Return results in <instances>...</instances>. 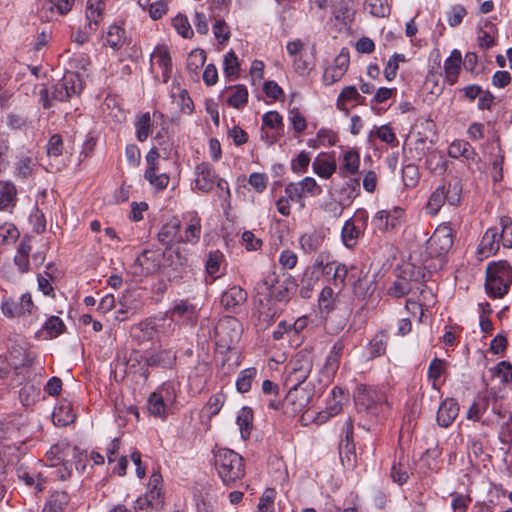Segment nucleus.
Here are the masks:
<instances>
[{"mask_svg": "<svg viewBox=\"0 0 512 512\" xmlns=\"http://www.w3.org/2000/svg\"><path fill=\"white\" fill-rule=\"evenodd\" d=\"M82 89L83 82L81 76L76 72L68 71L61 80L52 86L51 90L45 85L41 86L39 102L44 109H50L54 106L55 101H67L72 96L79 95Z\"/></svg>", "mask_w": 512, "mask_h": 512, "instance_id": "1", "label": "nucleus"}, {"mask_svg": "<svg viewBox=\"0 0 512 512\" xmlns=\"http://www.w3.org/2000/svg\"><path fill=\"white\" fill-rule=\"evenodd\" d=\"M353 397L357 413L370 418H377L388 407L385 392L374 386L358 384Z\"/></svg>", "mask_w": 512, "mask_h": 512, "instance_id": "2", "label": "nucleus"}, {"mask_svg": "<svg viewBox=\"0 0 512 512\" xmlns=\"http://www.w3.org/2000/svg\"><path fill=\"white\" fill-rule=\"evenodd\" d=\"M214 462L217 473L222 482L227 486H234L244 477V460L233 450L220 448L214 454Z\"/></svg>", "mask_w": 512, "mask_h": 512, "instance_id": "3", "label": "nucleus"}, {"mask_svg": "<svg viewBox=\"0 0 512 512\" xmlns=\"http://www.w3.org/2000/svg\"><path fill=\"white\" fill-rule=\"evenodd\" d=\"M242 326L234 317L221 320L215 328V343L220 353L232 350L239 342Z\"/></svg>", "mask_w": 512, "mask_h": 512, "instance_id": "4", "label": "nucleus"}, {"mask_svg": "<svg viewBox=\"0 0 512 512\" xmlns=\"http://www.w3.org/2000/svg\"><path fill=\"white\" fill-rule=\"evenodd\" d=\"M313 369V354L308 349L298 351L288 364L287 385L300 386Z\"/></svg>", "mask_w": 512, "mask_h": 512, "instance_id": "5", "label": "nucleus"}, {"mask_svg": "<svg viewBox=\"0 0 512 512\" xmlns=\"http://www.w3.org/2000/svg\"><path fill=\"white\" fill-rule=\"evenodd\" d=\"M453 230L449 225H439L427 240L426 251L431 257L446 255L453 246Z\"/></svg>", "mask_w": 512, "mask_h": 512, "instance_id": "6", "label": "nucleus"}, {"mask_svg": "<svg viewBox=\"0 0 512 512\" xmlns=\"http://www.w3.org/2000/svg\"><path fill=\"white\" fill-rule=\"evenodd\" d=\"M167 251L147 248L136 258L134 262L135 273L141 276H149L162 269Z\"/></svg>", "mask_w": 512, "mask_h": 512, "instance_id": "7", "label": "nucleus"}, {"mask_svg": "<svg viewBox=\"0 0 512 512\" xmlns=\"http://www.w3.org/2000/svg\"><path fill=\"white\" fill-rule=\"evenodd\" d=\"M50 455H53L57 460L70 462L71 466L74 463L76 470L80 472H83L86 467V455L77 446L69 443L60 442L55 444L46 454L49 459Z\"/></svg>", "mask_w": 512, "mask_h": 512, "instance_id": "8", "label": "nucleus"}, {"mask_svg": "<svg viewBox=\"0 0 512 512\" xmlns=\"http://www.w3.org/2000/svg\"><path fill=\"white\" fill-rule=\"evenodd\" d=\"M287 392L281 406L285 414L294 416L302 412L310 403L312 398L311 390H307L300 386L289 385Z\"/></svg>", "mask_w": 512, "mask_h": 512, "instance_id": "9", "label": "nucleus"}, {"mask_svg": "<svg viewBox=\"0 0 512 512\" xmlns=\"http://www.w3.org/2000/svg\"><path fill=\"white\" fill-rule=\"evenodd\" d=\"M161 270L169 282L179 283L187 273V258L179 251L168 250Z\"/></svg>", "mask_w": 512, "mask_h": 512, "instance_id": "10", "label": "nucleus"}, {"mask_svg": "<svg viewBox=\"0 0 512 512\" xmlns=\"http://www.w3.org/2000/svg\"><path fill=\"white\" fill-rule=\"evenodd\" d=\"M259 284L270 292L272 298L279 302H287L296 289L294 281L289 278L279 281L275 272L266 275Z\"/></svg>", "mask_w": 512, "mask_h": 512, "instance_id": "11", "label": "nucleus"}, {"mask_svg": "<svg viewBox=\"0 0 512 512\" xmlns=\"http://www.w3.org/2000/svg\"><path fill=\"white\" fill-rule=\"evenodd\" d=\"M345 438L339 444V456L342 465L346 468H354L357 461L355 452V445L353 443V424L350 418L347 419L344 425Z\"/></svg>", "mask_w": 512, "mask_h": 512, "instance_id": "12", "label": "nucleus"}, {"mask_svg": "<svg viewBox=\"0 0 512 512\" xmlns=\"http://www.w3.org/2000/svg\"><path fill=\"white\" fill-rule=\"evenodd\" d=\"M170 314L173 320L181 321L190 327H195L199 318V310L196 305L187 299L176 301L170 309Z\"/></svg>", "mask_w": 512, "mask_h": 512, "instance_id": "13", "label": "nucleus"}, {"mask_svg": "<svg viewBox=\"0 0 512 512\" xmlns=\"http://www.w3.org/2000/svg\"><path fill=\"white\" fill-rule=\"evenodd\" d=\"M367 224V217H358L349 219L344 223L341 231V239L345 247L354 248L359 238L363 235V231Z\"/></svg>", "mask_w": 512, "mask_h": 512, "instance_id": "14", "label": "nucleus"}, {"mask_svg": "<svg viewBox=\"0 0 512 512\" xmlns=\"http://www.w3.org/2000/svg\"><path fill=\"white\" fill-rule=\"evenodd\" d=\"M403 217L404 210L400 207H395L392 210L378 211L373 218V223L378 230L387 232L398 228L402 223Z\"/></svg>", "mask_w": 512, "mask_h": 512, "instance_id": "15", "label": "nucleus"}, {"mask_svg": "<svg viewBox=\"0 0 512 512\" xmlns=\"http://www.w3.org/2000/svg\"><path fill=\"white\" fill-rule=\"evenodd\" d=\"M318 192H320V188L312 177H306L296 183H289L285 187L286 196L293 202H300L307 194L316 195Z\"/></svg>", "mask_w": 512, "mask_h": 512, "instance_id": "16", "label": "nucleus"}, {"mask_svg": "<svg viewBox=\"0 0 512 512\" xmlns=\"http://www.w3.org/2000/svg\"><path fill=\"white\" fill-rule=\"evenodd\" d=\"M345 346L346 342L344 338H340L331 347V350L328 353L321 370V373L326 377L327 380L332 379L337 373Z\"/></svg>", "mask_w": 512, "mask_h": 512, "instance_id": "17", "label": "nucleus"}, {"mask_svg": "<svg viewBox=\"0 0 512 512\" xmlns=\"http://www.w3.org/2000/svg\"><path fill=\"white\" fill-rule=\"evenodd\" d=\"M181 220L177 216H173L169 221L162 225L158 232V241L170 247L174 243H181Z\"/></svg>", "mask_w": 512, "mask_h": 512, "instance_id": "18", "label": "nucleus"}, {"mask_svg": "<svg viewBox=\"0 0 512 512\" xmlns=\"http://www.w3.org/2000/svg\"><path fill=\"white\" fill-rule=\"evenodd\" d=\"M247 292L238 285H234L224 291L220 303L229 312H236L237 309L247 301Z\"/></svg>", "mask_w": 512, "mask_h": 512, "instance_id": "19", "label": "nucleus"}, {"mask_svg": "<svg viewBox=\"0 0 512 512\" xmlns=\"http://www.w3.org/2000/svg\"><path fill=\"white\" fill-rule=\"evenodd\" d=\"M195 185L204 193L210 192L216 183L217 176L209 163H200L195 169Z\"/></svg>", "mask_w": 512, "mask_h": 512, "instance_id": "20", "label": "nucleus"}, {"mask_svg": "<svg viewBox=\"0 0 512 512\" xmlns=\"http://www.w3.org/2000/svg\"><path fill=\"white\" fill-rule=\"evenodd\" d=\"M459 414L458 402L453 398L445 399L437 411V423L443 428L449 427Z\"/></svg>", "mask_w": 512, "mask_h": 512, "instance_id": "21", "label": "nucleus"}, {"mask_svg": "<svg viewBox=\"0 0 512 512\" xmlns=\"http://www.w3.org/2000/svg\"><path fill=\"white\" fill-rule=\"evenodd\" d=\"M31 251V237L29 235H24L17 247V251L14 256V264L18 271L22 274L30 271L29 256Z\"/></svg>", "mask_w": 512, "mask_h": 512, "instance_id": "22", "label": "nucleus"}, {"mask_svg": "<svg viewBox=\"0 0 512 512\" xmlns=\"http://www.w3.org/2000/svg\"><path fill=\"white\" fill-rule=\"evenodd\" d=\"M187 220L181 243L196 244L201 237V218L196 212H189L185 216Z\"/></svg>", "mask_w": 512, "mask_h": 512, "instance_id": "23", "label": "nucleus"}, {"mask_svg": "<svg viewBox=\"0 0 512 512\" xmlns=\"http://www.w3.org/2000/svg\"><path fill=\"white\" fill-rule=\"evenodd\" d=\"M462 66V54L459 50L454 49L450 56L445 59L443 69L445 72V80L449 85H454L459 77Z\"/></svg>", "mask_w": 512, "mask_h": 512, "instance_id": "24", "label": "nucleus"}, {"mask_svg": "<svg viewBox=\"0 0 512 512\" xmlns=\"http://www.w3.org/2000/svg\"><path fill=\"white\" fill-rule=\"evenodd\" d=\"M448 154L452 158L464 157L473 163H478L480 157L472 145L465 140H455L448 149Z\"/></svg>", "mask_w": 512, "mask_h": 512, "instance_id": "25", "label": "nucleus"}, {"mask_svg": "<svg viewBox=\"0 0 512 512\" xmlns=\"http://www.w3.org/2000/svg\"><path fill=\"white\" fill-rule=\"evenodd\" d=\"M151 59H155L157 65L162 68V82L167 83L172 73V59L167 46L158 45L154 48Z\"/></svg>", "mask_w": 512, "mask_h": 512, "instance_id": "26", "label": "nucleus"}, {"mask_svg": "<svg viewBox=\"0 0 512 512\" xmlns=\"http://www.w3.org/2000/svg\"><path fill=\"white\" fill-rule=\"evenodd\" d=\"M23 425V418L18 415H14L9 419L0 421V443L6 440L19 438L20 429Z\"/></svg>", "mask_w": 512, "mask_h": 512, "instance_id": "27", "label": "nucleus"}, {"mask_svg": "<svg viewBox=\"0 0 512 512\" xmlns=\"http://www.w3.org/2000/svg\"><path fill=\"white\" fill-rule=\"evenodd\" d=\"M263 126H267L270 129L276 131V135H261L262 139H266V141L272 145L277 141V136H280L284 131L283 118L277 111H269L265 113L262 117Z\"/></svg>", "mask_w": 512, "mask_h": 512, "instance_id": "28", "label": "nucleus"}, {"mask_svg": "<svg viewBox=\"0 0 512 512\" xmlns=\"http://www.w3.org/2000/svg\"><path fill=\"white\" fill-rule=\"evenodd\" d=\"M224 254L220 250L210 251L205 260L206 283H213L220 275V267L224 262Z\"/></svg>", "mask_w": 512, "mask_h": 512, "instance_id": "29", "label": "nucleus"}, {"mask_svg": "<svg viewBox=\"0 0 512 512\" xmlns=\"http://www.w3.org/2000/svg\"><path fill=\"white\" fill-rule=\"evenodd\" d=\"M70 502L69 494L62 490L50 492L42 512H64Z\"/></svg>", "mask_w": 512, "mask_h": 512, "instance_id": "30", "label": "nucleus"}, {"mask_svg": "<svg viewBox=\"0 0 512 512\" xmlns=\"http://www.w3.org/2000/svg\"><path fill=\"white\" fill-rule=\"evenodd\" d=\"M105 9L104 0H87L86 2V20L90 30H97L99 23L103 19Z\"/></svg>", "mask_w": 512, "mask_h": 512, "instance_id": "31", "label": "nucleus"}, {"mask_svg": "<svg viewBox=\"0 0 512 512\" xmlns=\"http://www.w3.org/2000/svg\"><path fill=\"white\" fill-rule=\"evenodd\" d=\"M37 171V162L30 156L21 155L14 163V176L26 180L32 177Z\"/></svg>", "mask_w": 512, "mask_h": 512, "instance_id": "32", "label": "nucleus"}, {"mask_svg": "<svg viewBox=\"0 0 512 512\" xmlns=\"http://www.w3.org/2000/svg\"><path fill=\"white\" fill-rule=\"evenodd\" d=\"M17 203V188L11 181L0 183V210L12 211Z\"/></svg>", "mask_w": 512, "mask_h": 512, "instance_id": "33", "label": "nucleus"}, {"mask_svg": "<svg viewBox=\"0 0 512 512\" xmlns=\"http://www.w3.org/2000/svg\"><path fill=\"white\" fill-rule=\"evenodd\" d=\"M493 378H499L504 388L512 389V364L509 361H500L494 367L489 368Z\"/></svg>", "mask_w": 512, "mask_h": 512, "instance_id": "34", "label": "nucleus"}, {"mask_svg": "<svg viewBox=\"0 0 512 512\" xmlns=\"http://www.w3.org/2000/svg\"><path fill=\"white\" fill-rule=\"evenodd\" d=\"M350 101H355L357 104H364L365 97L361 96L355 86H346L343 88L341 93L338 95L336 101V107L338 110L345 112L348 114V109L346 108V103Z\"/></svg>", "mask_w": 512, "mask_h": 512, "instance_id": "35", "label": "nucleus"}, {"mask_svg": "<svg viewBox=\"0 0 512 512\" xmlns=\"http://www.w3.org/2000/svg\"><path fill=\"white\" fill-rule=\"evenodd\" d=\"M511 284L512 283H506L502 279L486 274V293L493 299L503 298L508 293Z\"/></svg>", "mask_w": 512, "mask_h": 512, "instance_id": "36", "label": "nucleus"}, {"mask_svg": "<svg viewBox=\"0 0 512 512\" xmlns=\"http://www.w3.org/2000/svg\"><path fill=\"white\" fill-rule=\"evenodd\" d=\"M367 274L356 266H351L349 277L347 278L353 288V292L358 297H363L367 293L366 287Z\"/></svg>", "mask_w": 512, "mask_h": 512, "instance_id": "37", "label": "nucleus"}, {"mask_svg": "<svg viewBox=\"0 0 512 512\" xmlns=\"http://www.w3.org/2000/svg\"><path fill=\"white\" fill-rule=\"evenodd\" d=\"M486 274L502 279L506 283H512V267L506 260L489 263Z\"/></svg>", "mask_w": 512, "mask_h": 512, "instance_id": "38", "label": "nucleus"}, {"mask_svg": "<svg viewBox=\"0 0 512 512\" xmlns=\"http://www.w3.org/2000/svg\"><path fill=\"white\" fill-rule=\"evenodd\" d=\"M33 120L22 113L10 112L6 115V125L9 129L19 132H27L33 128Z\"/></svg>", "mask_w": 512, "mask_h": 512, "instance_id": "39", "label": "nucleus"}, {"mask_svg": "<svg viewBox=\"0 0 512 512\" xmlns=\"http://www.w3.org/2000/svg\"><path fill=\"white\" fill-rule=\"evenodd\" d=\"M176 362V353L172 350H161L146 358L148 366L171 368Z\"/></svg>", "mask_w": 512, "mask_h": 512, "instance_id": "40", "label": "nucleus"}, {"mask_svg": "<svg viewBox=\"0 0 512 512\" xmlns=\"http://www.w3.org/2000/svg\"><path fill=\"white\" fill-rule=\"evenodd\" d=\"M324 241V236L313 231L303 234L299 239V244L304 253L311 254L320 249Z\"/></svg>", "mask_w": 512, "mask_h": 512, "instance_id": "41", "label": "nucleus"}, {"mask_svg": "<svg viewBox=\"0 0 512 512\" xmlns=\"http://www.w3.org/2000/svg\"><path fill=\"white\" fill-rule=\"evenodd\" d=\"M440 187H444V196L446 203L451 206H458L461 201L462 184L459 180L443 182Z\"/></svg>", "mask_w": 512, "mask_h": 512, "instance_id": "42", "label": "nucleus"}, {"mask_svg": "<svg viewBox=\"0 0 512 512\" xmlns=\"http://www.w3.org/2000/svg\"><path fill=\"white\" fill-rule=\"evenodd\" d=\"M497 236L498 232L496 229H488L479 245V253L486 257L495 254L499 250Z\"/></svg>", "mask_w": 512, "mask_h": 512, "instance_id": "43", "label": "nucleus"}, {"mask_svg": "<svg viewBox=\"0 0 512 512\" xmlns=\"http://www.w3.org/2000/svg\"><path fill=\"white\" fill-rule=\"evenodd\" d=\"M237 424L240 429L241 437L248 439L253 428V411L250 407L244 406L237 415Z\"/></svg>", "mask_w": 512, "mask_h": 512, "instance_id": "44", "label": "nucleus"}, {"mask_svg": "<svg viewBox=\"0 0 512 512\" xmlns=\"http://www.w3.org/2000/svg\"><path fill=\"white\" fill-rule=\"evenodd\" d=\"M232 91L227 99V104L236 109H242L248 102V90L245 85L238 84L230 86Z\"/></svg>", "mask_w": 512, "mask_h": 512, "instance_id": "45", "label": "nucleus"}, {"mask_svg": "<svg viewBox=\"0 0 512 512\" xmlns=\"http://www.w3.org/2000/svg\"><path fill=\"white\" fill-rule=\"evenodd\" d=\"M168 404L154 391L147 400V410L150 415L165 419L167 417Z\"/></svg>", "mask_w": 512, "mask_h": 512, "instance_id": "46", "label": "nucleus"}, {"mask_svg": "<svg viewBox=\"0 0 512 512\" xmlns=\"http://www.w3.org/2000/svg\"><path fill=\"white\" fill-rule=\"evenodd\" d=\"M105 39L109 47L119 50L126 41L124 28L116 24L109 26Z\"/></svg>", "mask_w": 512, "mask_h": 512, "instance_id": "47", "label": "nucleus"}, {"mask_svg": "<svg viewBox=\"0 0 512 512\" xmlns=\"http://www.w3.org/2000/svg\"><path fill=\"white\" fill-rule=\"evenodd\" d=\"M359 166L360 155L358 152L349 150L344 153L343 165L340 167V171L344 176L357 174Z\"/></svg>", "mask_w": 512, "mask_h": 512, "instance_id": "48", "label": "nucleus"}, {"mask_svg": "<svg viewBox=\"0 0 512 512\" xmlns=\"http://www.w3.org/2000/svg\"><path fill=\"white\" fill-rule=\"evenodd\" d=\"M136 138L144 142L152 133V122L149 112L141 114L135 121Z\"/></svg>", "mask_w": 512, "mask_h": 512, "instance_id": "49", "label": "nucleus"}, {"mask_svg": "<svg viewBox=\"0 0 512 512\" xmlns=\"http://www.w3.org/2000/svg\"><path fill=\"white\" fill-rule=\"evenodd\" d=\"M390 476L392 480L400 486L408 481L409 465L408 463L404 462V456L400 457L399 461L393 464L390 471Z\"/></svg>", "mask_w": 512, "mask_h": 512, "instance_id": "50", "label": "nucleus"}, {"mask_svg": "<svg viewBox=\"0 0 512 512\" xmlns=\"http://www.w3.org/2000/svg\"><path fill=\"white\" fill-rule=\"evenodd\" d=\"M257 375V369L249 367L242 370L236 380V389L240 393H246L251 389L253 380Z\"/></svg>", "mask_w": 512, "mask_h": 512, "instance_id": "51", "label": "nucleus"}, {"mask_svg": "<svg viewBox=\"0 0 512 512\" xmlns=\"http://www.w3.org/2000/svg\"><path fill=\"white\" fill-rule=\"evenodd\" d=\"M50 458H53V460L47 457V460L50 461V466L56 468L52 472V475L54 476L55 479L59 481H66L72 476V467L70 465V462L57 460L54 458L53 455H50Z\"/></svg>", "mask_w": 512, "mask_h": 512, "instance_id": "52", "label": "nucleus"}, {"mask_svg": "<svg viewBox=\"0 0 512 512\" xmlns=\"http://www.w3.org/2000/svg\"><path fill=\"white\" fill-rule=\"evenodd\" d=\"M20 237L18 228L9 222L0 225V245L14 244Z\"/></svg>", "mask_w": 512, "mask_h": 512, "instance_id": "53", "label": "nucleus"}, {"mask_svg": "<svg viewBox=\"0 0 512 512\" xmlns=\"http://www.w3.org/2000/svg\"><path fill=\"white\" fill-rule=\"evenodd\" d=\"M365 9L375 17H387L391 11L387 0H366Z\"/></svg>", "mask_w": 512, "mask_h": 512, "instance_id": "54", "label": "nucleus"}, {"mask_svg": "<svg viewBox=\"0 0 512 512\" xmlns=\"http://www.w3.org/2000/svg\"><path fill=\"white\" fill-rule=\"evenodd\" d=\"M443 189L444 187L437 186L428 199L427 211L431 215H436L446 203Z\"/></svg>", "mask_w": 512, "mask_h": 512, "instance_id": "55", "label": "nucleus"}, {"mask_svg": "<svg viewBox=\"0 0 512 512\" xmlns=\"http://www.w3.org/2000/svg\"><path fill=\"white\" fill-rule=\"evenodd\" d=\"M412 290L410 282L405 277H400L389 287L387 294L394 298H401Z\"/></svg>", "mask_w": 512, "mask_h": 512, "instance_id": "56", "label": "nucleus"}, {"mask_svg": "<svg viewBox=\"0 0 512 512\" xmlns=\"http://www.w3.org/2000/svg\"><path fill=\"white\" fill-rule=\"evenodd\" d=\"M1 311L8 318L21 317L19 299L4 296L1 300Z\"/></svg>", "mask_w": 512, "mask_h": 512, "instance_id": "57", "label": "nucleus"}, {"mask_svg": "<svg viewBox=\"0 0 512 512\" xmlns=\"http://www.w3.org/2000/svg\"><path fill=\"white\" fill-rule=\"evenodd\" d=\"M446 362L440 358H434L428 367V379L432 381V387L438 389L437 381L445 371Z\"/></svg>", "mask_w": 512, "mask_h": 512, "instance_id": "58", "label": "nucleus"}, {"mask_svg": "<svg viewBox=\"0 0 512 512\" xmlns=\"http://www.w3.org/2000/svg\"><path fill=\"white\" fill-rule=\"evenodd\" d=\"M313 171L322 178H329L336 171V164L317 157L312 163Z\"/></svg>", "mask_w": 512, "mask_h": 512, "instance_id": "59", "label": "nucleus"}, {"mask_svg": "<svg viewBox=\"0 0 512 512\" xmlns=\"http://www.w3.org/2000/svg\"><path fill=\"white\" fill-rule=\"evenodd\" d=\"M224 73L228 77H239V61L234 51L230 50L224 56L223 61Z\"/></svg>", "mask_w": 512, "mask_h": 512, "instance_id": "60", "label": "nucleus"}, {"mask_svg": "<svg viewBox=\"0 0 512 512\" xmlns=\"http://www.w3.org/2000/svg\"><path fill=\"white\" fill-rule=\"evenodd\" d=\"M65 324L58 316L49 317L43 325V330L50 338H55L63 333Z\"/></svg>", "mask_w": 512, "mask_h": 512, "instance_id": "61", "label": "nucleus"}, {"mask_svg": "<svg viewBox=\"0 0 512 512\" xmlns=\"http://www.w3.org/2000/svg\"><path fill=\"white\" fill-rule=\"evenodd\" d=\"M376 136L384 143L389 144L391 147H397L399 141L392 127L388 124L380 127H374Z\"/></svg>", "mask_w": 512, "mask_h": 512, "instance_id": "62", "label": "nucleus"}, {"mask_svg": "<svg viewBox=\"0 0 512 512\" xmlns=\"http://www.w3.org/2000/svg\"><path fill=\"white\" fill-rule=\"evenodd\" d=\"M166 404L172 405L177 398V389L176 385L173 382H165L163 383L156 391Z\"/></svg>", "mask_w": 512, "mask_h": 512, "instance_id": "63", "label": "nucleus"}, {"mask_svg": "<svg viewBox=\"0 0 512 512\" xmlns=\"http://www.w3.org/2000/svg\"><path fill=\"white\" fill-rule=\"evenodd\" d=\"M402 178L406 187H415L420 178L418 167L415 164H407L402 169Z\"/></svg>", "mask_w": 512, "mask_h": 512, "instance_id": "64", "label": "nucleus"}]
</instances>
